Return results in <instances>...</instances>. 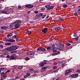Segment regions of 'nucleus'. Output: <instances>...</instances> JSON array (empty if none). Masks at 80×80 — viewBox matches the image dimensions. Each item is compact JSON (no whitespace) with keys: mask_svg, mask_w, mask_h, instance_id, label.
<instances>
[{"mask_svg":"<svg viewBox=\"0 0 80 80\" xmlns=\"http://www.w3.org/2000/svg\"><path fill=\"white\" fill-rule=\"evenodd\" d=\"M9 10H8V8L6 9L4 11L2 10L1 12V13H4L5 14H9Z\"/></svg>","mask_w":80,"mask_h":80,"instance_id":"nucleus-1","label":"nucleus"},{"mask_svg":"<svg viewBox=\"0 0 80 80\" xmlns=\"http://www.w3.org/2000/svg\"><path fill=\"white\" fill-rule=\"evenodd\" d=\"M58 46H59L60 47L59 48H57V49H60L61 48H63L65 46L64 44H61L59 42H58Z\"/></svg>","mask_w":80,"mask_h":80,"instance_id":"nucleus-2","label":"nucleus"},{"mask_svg":"<svg viewBox=\"0 0 80 80\" xmlns=\"http://www.w3.org/2000/svg\"><path fill=\"white\" fill-rule=\"evenodd\" d=\"M71 72H72V70L71 69H69L68 70L66 71V73H65V75H68V74L70 73Z\"/></svg>","mask_w":80,"mask_h":80,"instance_id":"nucleus-3","label":"nucleus"},{"mask_svg":"<svg viewBox=\"0 0 80 80\" xmlns=\"http://www.w3.org/2000/svg\"><path fill=\"white\" fill-rule=\"evenodd\" d=\"M70 77L72 78H77V77H78V74L76 73L71 75Z\"/></svg>","mask_w":80,"mask_h":80,"instance_id":"nucleus-4","label":"nucleus"},{"mask_svg":"<svg viewBox=\"0 0 80 80\" xmlns=\"http://www.w3.org/2000/svg\"><path fill=\"white\" fill-rule=\"evenodd\" d=\"M1 75L3 77V78H6L7 77V74H6L5 73L2 72L1 73Z\"/></svg>","mask_w":80,"mask_h":80,"instance_id":"nucleus-5","label":"nucleus"},{"mask_svg":"<svg viewBox=\"0 0 80 80\" xmlns=\"http://www.w3.org/2000/svg\"><path fill=\"white\" fill-rule=\"evenodd\" d=\"M15 23H18L19 24H20V23H22V22H21V20H17L16 21L12 23V25L13 24H15Z\"/></svg>","mask_w":80,"mask_h":80,"instance_id":"nucleus-6","label":"nucleus"},{"mask_svg":"<svg viewBox=\"0 0 80 80\" xmlns=\"http://www.w3.org/2000/svg\"><path fill=\"white\" fill-rule=\"evenodd\" d=\"M33 7H34V6L31 4H27L25 6V7L28 8H31Z\"/></svg>","mask_w":80,"mask_h":80,"instance_id":"nucleus-7","label":"nucleus"},{"mask_svg":"<svg viewBox=\"0 0 80 80\" xmlns=\"http://www.w3.org/2000/svg\"><path fill=\"white\" fill-rule=\"evenodd\" d=\"M47 31H48V28H44L42 30V32H43L44 33H46L47 32Z\"/></svg>","mask_w":80,"mask_h":80,"instance_id":"nucleus-8","label":"nucleus"},{"mask_svg":"<svg viewBox=\"0 0 80 80\" xmlns=\"http://www.w3.org/2000/svg\"><path fill=\"white\" fill-rule=\"evenodd\" d=\"M14 27L15 28L17 29V28H18L20 27V24L19 23H16L15 24Z\"/></svg>","mask_w":80,"mask_h":80,"instance_id":"nucleus-9","label":"nucleus"},{"mask_svg":"<svg viewBox=\"0 0 80 80\" xmlns=\"http://www.w3.org/2000/svg\"><path fill=\"white\" fill-rule=\"evenodd\" d=\"M3 51H5V52H10L11 51L10 47L5 48V49L3 50Z\"/></svg>","mask_w":80,"mask_h":80,"instance_id":"nucleus-10","label":"nucleus"},{"mask_svg":"<svg viewBox=\"0 0 80 80\" xmlns=\"http://www.w3.org/2000/svg\"><path fill=\"white\" fill-rule=\"evenodd\" d=\"M10 47V51H12L13 50H15V46H12Z\"/></svg>","mask_w":80,"mask_h":80,"instance_id":"nucleus-11","label":"nucleus"},{"mask_svg":"<svg viewBox=\"0 0 80 80\" xmlns=\"http://www.w3.org/2000/svg\"><path fill=\"white\" fill-rule=\"evenodd\" d=\"M8 28V27L7 26H4V27H1V29H2V30H7Z\"/></svg>","mask_w":80,"mask_h":80,"instance_id":"nucleus-12","label":"nucleus"},{"mask_svg":"<svg viewBox=\"0 0 80 80\" xmlns=\"http://www.w3.org/2000/svg\"><path fill=\"white\" fill-rule=\"evenodd\" d=\"M61 30V28L60 27H57L55 28L54 30L55 31H58L59 30Z\"/></svg>","mask_w":80,"mask_h":80,"instance_id":"nucleus-13","label":"nucleus"},{"mask_svg":"<svg viewBox=\"0 0 80 80\" xmlns=\"http://www.w3.org/2000/svg\"><path fill=\"white\" fill-rule=\"evenodd\" d=\"M13 54L12 55V56H11L10 57V59H12V60H14V59H15V58L13 56Z\"/></svg>","mask_w":80,"mask_h":80,"instance_id":"nucleus-14","label":"nucleus"},{"mask_svg":"<svg viewBox=\"0 0 80 80\" xmlns=\"http://www.w3.org/2000/svg\"><path fill=\"white\" fill-rule=\"evenodd\" d=\"M27 55H32L31 52V51H29L27 52Z\"/></svg>","mask_w":80,"mask_h":80,"instance_id":"nucleus-15","label":"nucleus"},{"mask_svg":"<svg viewBox=\"0 0 80 80\" xmlns=\"http://www.w3.org/2000/svg\"><path fill=\"white\" fill-rule=\"evenodd\" d=\"M54 8V7L52 6L49 7V8H48V10H51V9H53Z\"/></svg>","mask_w":80,"mask_h":80,"instance_id":"nucleus-16","label":"nucleus"},{"mask_svg":"<svg viewBox=\"0 0 80 80\" xmlns=\"http://www.w3.org/2000/svg\"><path fill=\"white\" fill-rule=\"evenodd\" d=\"M5 45H12L11 43H5Z\"/></svg>","mask_w":80,"mask_h":80,"instance_id":"nucleus-17","label":"nucleus"},{"mask_svg":"<svg viewBox=\"0 0 80 80\" xmlns=\"http://www.w3.org/2000/svg\"><path fill=\"white\" fill-rule=\"evenodd\" d=\"M46 50V49L43 48V47H42V49H41L42 52H45Z\"/></svg>","mask_w":80,"mask_h":80,"instance_id":"nucleus-18","label":"nucleus"},{"mask_svg":"<svg viewBox=\"0 0 80 80\" xmlns=\"http://www.w3.org/2000/svg\"><path fill=\"white\" fill-rule=\"evenodd\" d=\"M12 35H13V34H12V33H9L7 35V37H12Z\"/></svg>","mask_w":80,"mask_h":80,"instance_id":"nucleus-19","label":"nucleus"},{"mask_svg":"<svg viewBox=\"0 0 80 80\" xmlns=\"http://www.w3.org/2000/svg\"><path fill=\"white\" fill-rule=\"evenodd\" d=\"M40 65L41 67H43L44 66V64L43 63V62H41L40 63Z\"/></svg>","mask_w":80,"mask_h":80,"instance_id":"nucleus-20","label":"nucleus"},{"mask_svg":"<svg viewBox=\"0 0 80 80\" xmlns=\"http://www.w3.org/2000/svg\"><path fill=\"white\" fill-rule=\"evenodd\" d=\"M55 46V44H52V47H51L52 48V50H53V49H54Z\"/></svg>","mask_w":80,"mask_h":80,"instance_id":"nucleus-21","label":"nucleus"},{"mask_svg":"<svg viewBox=\"0 0 80 80\" xmlns=\"http://www.w3.org/2000/svg\"><path fill=\"white\" fill-rule=\"evenodd\" d=\"M1 71H4L6 70V69L5 68H0Z\"/></svg>","mask_w":80,"mask_h":80,"instance_id":"nucleus-22","label":"nucleus"},{"mask_svg":"<svg viewBox=\"0 0 80 80\" xmlns=\"http://www.w3.org/2000/svg\"><path fill=\"white\" fill-rule=\"evenodd\" d=\"M47 50H52V47L50 46H49L47 48Z\"/></svg>","mask_w":80,"mask_h":80,"instance_id":"nucleus-23","label":"nucleus"},{"mask_svg":"<svg viewBox=\"0 0 80 80\" xmlns=\"http://www.w3.org/2000/svg\"><path fill=\"white\" fill-rule=\"evenodd\" d=\"M15 47V49L17 50V49H18V48H19V46H14Z\"/></svg>","mask_w":80,"mask_h":80,"instance_id":"nucleus-24","label":"nucleus"},{"mask_svg":"<svg viewBox=\"0 0 80 80\" xmlns=\"http://www.w3.org/2000/svg\"><path fill=\"white\" fill-rule=\"evenodd\" d=\"M15 42V40L14 39H10V42Z\"/></svg>","mask_w":80,"mask_h":80,"instance_id":"nucleus-25","label":"nucleus"},{"mask_svg":"<svg viewBox=\"0 0 80 80\" xmlns=\"http://www.w3.org/2000/svg\"><path fill=\"white\" fill-rule=\"evenodd\" d=\"M37 51L39 52V51H42V47L38 49Z\"/></svg>","mask_w":80,"mask_h":80,"instance_id":"nucleus-26","label":"nucleus"},{"mask_svg":"<svg viewBox=\"0 0 80 80\" xmlns=\"http://www.w3.org/2000/svg\"><path fill=\"white\" fill-rule=\"evenodd\" d=\"M31 52L32 55H33V54H35V51H33Z\"/></svg>","mask_w":80,"mask_h":80,"instance_id":"nucleus-27","label":"nucleus"},{"mask_svg":"<svg viewBox=\"0 0 80 80\" xmlns=\"http://www.w3.org/2000/svg\"><path fill=\"white\" fill-rule=\"evenodd\" d=\"M23 68V67L22 66H19L18 67V68L19 69H22Z\"/></svg>","mask_w":80,"mask_h":80,"instance_id":"nucleus-28","label":"nucleus"},{"mask_svg":"<svg viewBox=\"0 0 80 80\" xmlns=\"http://www.w3.org/2000/svg\"><path fill=\"white\" fill-rule=\"evenodd\" d=\"M50 5H46L45 6V7L46 8H48V7H50Z\"/></svg>","mask_w":80,"mask_h":80,"instance_id":"nucleus-29","label":"nucleus"},{"mask_svg":"<svg viewBox=\"0 0 80 80\" xmlns=\"http://www.w3.org/2000/svg\"><path fill=\"white\" fill-rule=\"evenodd\" d=\"M35 17H36V18L38 19V17H39V15H38V14H37L36 15Z\"/></svg>","mask_w":80,"mask_h":80,"instance_id":"nucleus-30","label":"nucleus"},{"mask_svg":"<svg viewBox=\"0 0 80 80\" xmlns=\"http://www.w3.org/2000/svg\"><path fill=\"white\" fill-rule=\"evenodd\" d=\"M67 7V5L66 4H65L63 5V7H64V8H66V7Z\"/></svg>","mask_w":80,"mask_h":80,"instance_id":"nucleus-31","label":"nucleus"},{"mask_svg":"<svg viewBox=\"0 0 80 80\" xmlns=\"http://www.w3.org/2000/svg\"><path fill=\"white\" fill-rule=\"evenodd\" d=\"M46 17V15H44L42 17V18H44L45 17Z\"/></svg>","mask_w":80,"mask_h":80,"instance_id":"nucleus-32","label":"nucleus"},{"mask_svg":"<svg viewBox=\"0 0 80 80\" xmlns=\"http://www.w3.org/2000/svg\"><path fill=\"white\" fill-rule=\"evenodd\" d=\"M73 36L74 37H77V34L75 33L73 35Z\"/></svg>","mask_w":80,"mask_h":80,"instance_id":"nucleus-33","label":"nucleus"},{"mask_svg":"<svg viewBox=\"0 0 80 80\" xmlns=\"http://www.w3.org/2000/svg\"><path fill=\"white\" fill-rule=\"evenodd\" d=\"M60 20H61V21H63L64 20V19L62 18H59Z\"/></svg>","mask_w":80,"mask_h":80,"instance_id":"nucleus-34","label":"nucleus"},{"mask_svg":"<svg viewBox=\"0 0 80 80\" xmlns=\"http://www.w3.org/2000/svg\"><path fill=\"white\" fill-rule=\"evenodd\" d=\"M74 15H75V16H78V13H77V12H75L74 13Z\"/></svg>","mask_w":80,"mask_h":80,"instance_id":"nucleus-35","label":"nucleus"},{"mask_svg":"<svg viewBox=\"0 0 80 80\" xmlns=\"http://www.w3.org/2000/svg\"><path fill=\"white\" fill-rule=\"evenodd\" d=\"M39 16H40L41 17H42V16L43 15V14H42V13H40L39 14Z\"/></svg>","mask_w":80,"mask_h":80,"instance_id":"nucleus-36","label":"nucleus"},{"mask_svg":"<svg viewBox=\"0 0 80 80\" xmlns=\"http://www.w3.org/2000/svg\"><path fill=\"white\" fill-rule=\"evenodd\" d=\"M77 73H80V69L78 70L77 71Z\"/></svg>","mask_w":80,"mask_h":80,"instance_id":"nucleus-37","label":"nucleus"},{"mask_svg":"<svg viewBox=\"0 0 80 80\" xmlns=\"http://www.w3.org/2000/svg\"><path fill=\"white\" fill-rule=\"evenodd\" d=\"M34 73H38V70H35L34 71Z\"/></svg>","mask_w":80,"mask_h":80,"instance_id":"nucleus-38","label":"nucleus"},{"mask_svg":"<svg viewBox=\"0 0 80 80\" xmlns=\"http://www.w3.org/2000/svg\"><path fill=\"white\" fill-rule=\"evenodd\" d=\"M4 32L3 30L0 31V33H3Z\"/></svg>","mask_w":80,"mask_h":80,"instance_id":"nucleus-39","label":"nucleus"},{"mask_svg":"<svg viewBox=\"0 0 80 80\" xmlns=\"http://www.w3.org/2000/svg\"><path fill=\"white\" fill-rule=\"evenodd\" d=\"M18 8H20V9H21V8H22V7L20 6H18Z\"/></svg>","mask_w":80,"mask_h":80,"instance_id":"nucleus-40","label":"nucleus"},{"mask_svg":"<svg viewBox=\"0 0 80 80\" xmlns=\"http://www.w3.org/2000/svg\"><path fill=\"white\" fill-rule=\"evenodd\" d=\"M6 42H10V39H7L6 40Z\"/></svg>","mask_w":80,"mask_h":80,"instance_id":"nucleus-41","label":"nucleus"},{"mask_svg":"<svg viewBox=\"0 0 80 80\" xmlns=\"http://www.w3.org/2000/svg\"><path fill=\"white\" fill-rule=\"evenodd\" d=\"M10 9H11V10L12 9H13V7L12 6L10 7Z\"/></svg>","mask_w":80,"mask_h":80,"instance_id":"nucleus-42","label":"nucleus"},{"mask_svg":"<svg viewBox=\"0 0 80 80\" xmlns=\"http://www.w3.org/2000/svg\"><path fill=\"white\" fill-rule=\"evenodd\" d=\"M26 60H30V58L28 57H27L26 58Z\"/></svg>","mask_w":80,"mask_h":80,"instance_id":"nucleus-43","label":"nucleus"},{"mask_svg":"<svg viewBox=\"0 0 80 80\" xmlns=\"http://www.w3.org/2000/svg\"><path fill=\"white\" fill-rule=\"evenodd\" d=\"M42 70H45L47 69V68L46 67H43L42 68Z\"/></svg>","mask_w":80,"mask_h":80,"instance_id":"nucleus-44","label":"nucleus"},{"mask_svg":"<svg viewBox=\"0 0 80 80\" xmlns=\"http://www.w3.org/2000/svg\"><path fill=\"white\" fill-rule=\"evenodd\" d=\"M58 54V53H55L54 54V55H57Z\"/></svg>","mask_w":80,"mask_h":80,"instance_id":"nucleus-45","label":"nucleus"},{"mask_svg":"<svg viewBox=\"0 0 80 80\" xmlns=\"http://www.w3.org/2000/svg\"><path fill=\"white\" fill-rule=\"evenodd\" d=\"M33 18V20H37V19L35 16Z\"/></svg>","mask_w":80,"mask_h":80,"instance_id":"nucleus-46","label":"nucleus"},{"mask_svg":"<svg viewBox=\"0 0 80 80\" xmlns=\"http://www.w3.org/2000/svg\"><path fill=\"white\" fill-rule=\"evenodd\" d=\"M53 69H56L57 68V66H54L53 67Z\"/></svg>","mask_w":80,"mask_h":80,"instance_id":"nucleus-47","label":"nucleus"},{"mask_svg":"<svg viewBox=\"0 0 80 80\" xmlns=\"http://www.w3.org/2000/svg\"><path fill=\"white\" fill-rule=\"evenodd\" d=\"M34 13H38V11H34Z\"/></svg>","mask_w":80,"mask_h":80,"instance_id":"nucleus-48","label":"nucleus"},{"mask_svg":"<svg viewBox=\"0 0 80 80\" xmlns=\"http://www.w3.org/2000/svg\"><path fill=\"white\" fill-rule=\"evenodd\" d=\"M60 50H61V51H63L64 50V49L63 48H61L60 49Z\"/></svg>","mask_w":80,"mask_h":80,"instance_id":"nucleus-49","label":"nucleus"},{"mask_svg":"<svg viewBox=\"0 0 80 80\" xmlns=\"http://www.w3.org/2000/svg\"><path fill=\"white\" fill-rule=\"evenodd\" d=\"M10 72V70H8L6 72V73H9Z\"/></svg>","mask_w":80,"mask_h":80,"instance_id":"nucleus-50","label":"nucleus"},{"mask_svg":"<svg viewBox=\"0 0 80 80\" xmlns=\"http://www.w3.org/2000/svg\"><path fill=\"white\" fill-rule=\"evenodd\" d=\"M67 45H68V46H70V45H71V44L70 43H68V44H67Z\"/></svg>","mask_w":80,"mask_h":80,"instance_id":"nucleus-51","label":"nucleus"},{"mask_svg":"<svg viewBox=\"0 0 80 80\" xmlns=\"http://www.w3.org/2000/svg\"><path fill=\"white\" fill-rule=\"evenodd\" d=\"M30 73H28L26 74V76H30Z\"/></svg>","mask_w":80,"mask_h":80,"instance_id":"nucleus-52","label":"nucleus"},{"mask_svg":"<svg viewBox=\"0 0 80 80\" xmlns=\"http://www.w3.org/2000/svg\"><path fill=\"white\" fill-rule=\"evenodd\" d=\"M69 42L71 43H73V41H69Z\"/></svg>","mask_w":80,"mask_h":80,"instance_id":"nucleus-53","label":"nucleus"},{"mask_svg":"<svg viewBox=\"0 0 80 80\" xmlns=\"http://www.w3.org/2000/svg\"><path fill=\"white\" fill-rule=\"evenodd\" d=\"M16 41H18V40H19V38H17L16 39Z\"/></svg>","mask_w":80,"mask_h":80,"instance_id":"nucleus-54","label":"nucleus"},{"mask_svg":"<svg viewBox=\"0 0 80 80\" xmlns=\"http://www.w3.org/2000/svg\"><path fill=\"white\" fill-rule=\"evenodd\" d=\"M44 65H47V62H43Z\"/></svg>","mask_w":80,"mask_h":80,"instance_id":"nucleus-55","label":"nucleus"},{"mask_svg":"<svg viewBox=\"0 0 80 80\" xmlns=\"http://www.w3.org/2000/svg\"><path fill=\"white\" fill-rule=\"evenodd\" d=\"M43 62H48V61L47 60H44Z\"/></svg>","mask_w":80,"mask_h":80,"instance_id":"nucleus-56","label":"nucleus"},{"mask_svg":"<svg viewBox=\"0 0 80 80\" xmlns=\"http://www.w3.org/2000/svg\"><path fill=\"white\" fill-rule=\"evenodd\" d=\"M0 57H2V58H4V56H3V55H1Z\"/></svg>","mask_w":80,"mask_h":80,"instance_id":"nucleus-57","label":"nucleus"},{"mask_svg":"<svg viewBox=\"0 0 80 80\" xmlns=\"http://www.w3.org/2000/svg\"><path fill=\"white\" fill-rule=\"evenodd\" d=\"M0 47H1V48H3V46L2 45H0Z\"/></svg>","mask_w":80,"mask_h":80,"instance_id":"nucleus-58","label":"nucleus"},{"mask_svg":"<svg viewBox=\"0 0 80 80\" xmlns=\"http://www.w3.org/2000/svg\"><path fill=\"white\" fill-rule=\"evenodd\" d=\"M31 33H32V32H29V33H28V35H31Z\"/></svg>","mask_w":80,"mask_h":80,"instance_id":"nucleus-59","label":"nucleus"},{"mask_svg":"<svg viewBox=\"0 0 80 80\" xmlns=\"http://www.w3.org/2000/svg\"><path fill=\"white\" fill-rule=\"evenodd\" d=\"M19 78V77H16L15 78L16 79H18V78Z\"/></svg>","mask_w":80,"mask_h":80,"instance_id":"nucleus-60","label":"nucleus"},{"mask_svg":"<svg viewBox=\"0 0 80 80\" xmlns=\"http://www.w3.org/2000/svg\"><path fill=\"white\" fill-rule=\"evenodd\" d=\"M79 38V37H78L77 38H76L75 39L76 40H78V39Z\"/></svg>","mask_w":80,"mask_h":80,"instance_id":"nucleus-61","label":"nucleus"},{"mask_svg":"<svg viewBox=\"0 0 80 80\" xmlns=\"http://www.w3.org/2000/svg\"><path fill=\"white\" fill-rule=\"evenodd\" d=\"M7 58H10V56H9V55L7 56Z\"/></svg>","mask_w":80,"mask_h":80,"instance_id":"nucleus-62","label":"nucleus"},{"mask_svg":"<svg viewBox=\"0 0 80 80\" xmlns=\"http://www.w3.org/2000/svg\"><path fill=\"white\" fill-rule=\"evenodd\" d=\"M56 51H57V50H53V52H56Z\"/></svg>","mask_w":80,"mask_h":80,"instance_id":"nucleus-63","label":"nucleus"},{"mask_svg":"<svg viewBox=\"0 0 80 80\" xmlns=\"http://www.w3.org/2000/svg\"><path fill=\"white\" fill-rule=\"evenodd\" d=\"M41 10H44V8H42L41 9Z\"/></svg>","mask_w":80,"mask_h":80,"instance_id":"nucleus-64","label":"nucleus"}]
</instances>
